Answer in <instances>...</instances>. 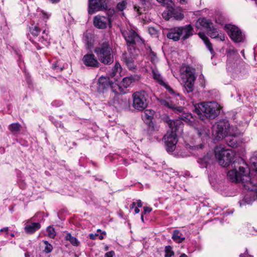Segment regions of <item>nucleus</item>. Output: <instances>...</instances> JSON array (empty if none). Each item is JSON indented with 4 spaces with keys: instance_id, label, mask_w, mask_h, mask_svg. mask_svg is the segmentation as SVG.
Returning <instances> with one entry per match:
<instances>
[{
    "instance_id": "f257e3e1",
    "label": "nucleus",
    "mask_w": 257,
    "mask_h": 257,
    "mask_svg": "<svg viewBox=\"0 0 257 257\" xmlns=\"http://www.w3.org/2000/svg\"><path fill=\"white\" fill-rule=\"evenodd\" d=\"M249 169L242 167H239V172L236 169L228 171L227 176L231 182H241L244 188L250 191L240 202V206L251 203L257 198V181L254 178H251L249 175Z\"/></svg>"
},
{
    "instance_id": "f03ea898",
    "label": "nucleus",
    "mask_w": 257,
    "mask_h": 257,
    "mask_svg": "<svg viewBox=\"0 0 257 257\" xmlns=\"http://www.w3.org/2000/svg\"><path fill=\"white\" fill-rule=\"evenodd\" d=\"M171 132L168 131L164 137V140L168 152H173L176 148L177 143L176 133L182 132L183 123L180 120H171L168 117L165 118Z\"/></svg>"
},
{
    "instance_id": "7ed1b4c3",
    "label": "nucleus",
    "mask_w": 257,
    "mask_h": 257,
    "mask_svg": "<svg viewBox=\"0 0 257 257\" xmlns=\"http://www.w3.org/2000/svg\"><path fill=\"white\" fill-rule=\"evenodd\" d=\"M221 107L214 101L201 102L194 105V111L202 120L204 117L214 119L220 113Z\"/></svg>"
},
{
    "instance_id": "20e7f679",
    "label": "nucleus",
    "mask_w": 257,
    "mask_h": 257,
    "mask_svg": "<svg viewBox=\"0 0 257 257\" xmlns=\"http://www.w3.org/2000/svg\"><path fill=\"white\" fill-rule=\"evenodd\" d=\"M98 60L104 65H110L114 61V52L107 41L99 44L94 49Z\"/></svg>"
},
{
    "instance_id": "39448f33",
    "label": "nucleus",
    "mask_w": 257,
    "mask_h": 257,
    "mask_svg": "<svg viewBox=\"0 0 257 257\" xmlns=\"http://www.w3.org/2000/svg\"><path fill=\"white\" fill-rule=\"evenodd\" d=\"M121 34L126 42L127 51L131 53L135 51L136 44L142 41L140 36L135 30L130 28L122 30Z\"/></svg>"
},
{
    "instance_id": "423d86ee",
    "label": "nucleus",
    "mask_w": 257,
    "mask_h": 257,
    "mask_svg": "<svg viewBox=\"0 0 257 257\" xmlns=\"http://www.w3.org/2000/svg\"><path fill=\"white\" fill-rule=\"evenodd\" d=\"M182 78L184 80V87L187 93L193 90L194 82L196 80L195 72L193 69L189 66L181 68Z\"/></svg>"
},
{
    "instance_id": "0eeeda50",
    "label": "nucleus",
    "mask_w": 257,
    "mask_h": 257,
    "mask_svg": "<svg viewBox=\"0 0 257 257\" xmlns=\"http://www.w3.org/2000/svg\"><path fill=\"white\" fill-rule=\"evenodd\" d=\"M98 84L97 89L100 92L109 88L115 96L124 93L122 92L123 89L121 87L116 83H112L107 77H100L98 79Z\"/></svg>"
},
{
    "instance_id": "6e6552de",
    "label": "nucleus",
    "mask_w": 257,
    "mask_h": 257,
    "mask_svg": "<svg viewBox=\"0 0 257 257\" xmlns=\"http://www.w3.org/2000/svg\"><path fill=\"white\" fill-rule=\"evenodd\" d=\"M40 29L38 26H35L30 28V33L35 37L34 40H32V42L34 43L37 42H40L42 44V46H41L38 44L36 46L38 49H40L43 46H47L48 44V41L49 39V36L48 35V32L46 29L44 30L42 32V34L40 37H37L40 32Z\"/></svg>"
},
{
    "instance_id": "1a4fd4ad",
    "label": "nucleus",
    "mask_w": 257,
    "mask_h": 257,
    "mask_svg": "<svg viewBox=\"0 0 257 257\" xmlns=\"http://www.w3.org/2000/svg\"><path fill=\"white\" fill-rule=\"evenodd\" d=\"M133 106L135 108L142 110L148 105V95L145 91L136 92L133 94Z\"/></svg>"
},
{
    "instance_id": "9d476101",
    "label": "nucleus",
    "mask_w": 257,
    "mask_h": 257,
    "mask_svg": "<svg viewBox=\"0 0 257 257\" xmlns=\"http://www.w3.org/2000/svg\"><path fill=\"white\" fill-rule=\"evenodd\" d=\"M226 32L230 39L235 43L243 42L245 39L244 34L236 26L231 24H226Z\"/></svg>"
},
{
    "instance_id": "9b49d317",
    "label": "nucleus",
    "mask_w": 257,
    "mask_h": 257,
    "mask_svg": "<svg viewBox=\"0 0 257 257\" xmlns=\"http://www.w3.org/2000/svg\"><path fill=\"white\" fill-rule=\"evenodd\" d=\"M152 75L153 79L161 86L164 87L170 94H171L175 97L180 96V94L170 87L168 83L165 81L162 76L157 70L153 69L152 70Z\"/></svg>"
},
{
    "instance_id": "f8f14e48",
    "label": "nucleus",
    "mask_w": 257,
    "mask_h": 257,
    "mask_svg": "<svg viewBox=\"0 0 257 257\" xmlns=\"http://www.w3.org/2000/svg\"><path fill=\"white\" fill-rule=\"evenodd\" d=\"M238 134V130L236 127L230 126L227 125V131H226V144L227 146L232 148L237 147V141L235 138Z\"/></svg>"
},
{
    "instance_id": "ddd939ff",
    "label": "nucleus",
    "mask_w": 257,
    "mask_h": 257,
    "mask_svg": "<svg viewBox=\"0 0 257 257\" xmlns=\"http://www.w3.org/2000/svg\"><path fill=\"white\" fill-rule=\"evenodd\" d=\"M106 0H88V12L91 15L96 11L107 9Z\"/></svg>"
},
{
    "instance_id": "4468645a",
    "label": "nucleus",
    "mask_w": 257,
    "mask_h": 257,
    "mask_svg": "<svg viewBox=\"0 0 257 257\" xmlns=\"http://www.w3.org/2000/svg\"><path fill=\"white\" fill-rule=\"evenodd\" d=\"M225 126V121L221 120L216 122L212 126V135L215 139L219 141L224 137V127Z\"/></svg>"
},
{
    "instance_id": "2eb2a0df",
    "label": "nucleus",
    "mask_w": 257,
    "mask_h": 257,
    "mask_svg": "<svg viewBox=\"0 0 257 257\" xmlns=\"http://www.w3.org/2000/svg\"><path fill=\"white\" fill-rule=\"evenodd\" d=\"M135 53L136 51H133V53L128 51V52L123 53L122 56L123 62L130 70L135 69L136 67V65L135 63V60L136 59Z\"/></svg>"
},
{
    "instance_id": "dca6fc26",
    "label": "nucleus",
    "mask_w": 257,
    "mask_h": 257,
    "mask_svg": "<svg viewBox=\"0 0 257 257\" xmlns=\"http://www.w3.org/2000/svg\"><path fill=\"white\" fill-rule=\"evenodd\" d=\"M110 24V19L109 17L97 15L93 18V25L98 29H104Z\"/></svg>"
},
{
    "instance_id": "f3484780",
    "label": "nucleus",
    "mask_w": 257,
    "mask_h": 257,
    "mask_svg": "<svg viewBox=\"0 0 257 257\" xmlns=\"http://www.w3.org/2000/svg\"><path fill=\"white\" fill-rule=\"evenodd\" d=\"M214 155L216 161L219 165L225 167V146L223 145L217 146L214 148Z\"/></svg>"
},
{
    "instance_id": "a211bd4d",
    "label": "nucleus",
    "mask_w": 257,
    "mask_h": 257,
    "mask_svg": "<svg viewBox=\"0 0 257 257\" xmlns=\"http://www.w3.org/2000/svg\"><path fill=\"white\" fill-rule=\"evenodd\" d=\"M201 168H207L208 166L214 164V160L211 153H207L202 157L199 158L197 161Z\"/></svg>"
},
{
    "instance_id": "6ab92c4d",
    "label": "nucleus",
    "mask_w": 257,
    "mask_h": 257,
    "mask_svg": "<svg viewBox=\"0 0 257 257\" xmlns=\"http://www.w3.org/2000/svg\"><path fill=\"white\" fill-rule=\"evenodd\" d=\"M83 63L87 66L98 67L100 63L93 54L85 55L82 59Z\"/></svg>"
},
{
    "instance_id": "aec40b11",
    "label": "nucleus",
    "mask_w": 257,
    "mask_h": 257,
    "mask_svg": "<svg viewBox=\"0 0 257 257\" xmlns=\"http://www.w3.org/2000/svg\"><path fill=\"white\" fill-rule=\"evenodd\" d=\"M180 28V35L182 40H185L193 35V29L191 25H187Z\"/></svg>"
},
{
    "instance_id": "412c9836",
    "label": "nucleus",
    "mask_w": 257,
    "mask_h": 257,
    "mask_svg": "<svg viewBox=\"0 0 257 257\" xmlns=\"http://www.w3.org/2000/svg\"><path fill=\"white\" fill-rule=\"evenodd\" d=\"M196 27L198 29H205L207 31L213 25L212 22L205 18H200L196 22Z\"/></svg>"
},
{
    "instance_id": "4be33fe9",
    "label": "nucleus",
    "mask_w": 257,
    "mask_h": 257,
    "mask_svg": "<svg viewBox=\"0 0 257 257\" xmlns=\"http://www.w3.org/2000/svg\"><path fill=\"white\" fill-rule=\"evenodd\" d=\"M167 36L168 38L172 39L174 41H178L181 38L179 27L171 29L167 33Z\"/></svg>"
},
{
    "instance_id": "5701e85b",
    "label": "nucleus",
    "mask_w": 257,
    "mask_h": 257,
    "mask_svg": "<svg viewBox=\"0 0 257 257\" xmlns=\"http://www.w3.org/2000/svg\"><path fill=\"white\" fill-rule=\"evenodd\" d=\"M140 77L138 75H131L124 77L122 81V85L127 88L129 87L131 84L135 81H139Z\"/></svg>"
},
{
    "instance_id": "b1692460",
    "label": "nucleus",
    "mask_w": 257,
    "mask_h": 257,
    "mask_svg": "<svg viewBox=\"0 0 257 257\" xmlns=\"http://www.w3.org/2000/svg\"><path fill=\"white\" fill-rule=\"evenodd\" d=\"M208 35L212 38H215L220 41H223L225 40V36L219 35L218 32L216 29L214 28L213 25L207 30Z\"/></svg>"
},
{
    "instance_id": "393cba45",
    "label": "nucleus",
    "mask_w": 257,
    "mask_h": 257,
    "mask_svg": "<svg viewBox=\"0 0 257 257\" xmlns=\"http://www.w3.org/2000/svg\"><path fill=\"white\" fill-rule=\"evenodd\" d=\"M41 227V224L39 222H34L27 224L25 227V230L27 233H33L36 230L39 229Z\"/></svg>"
},
{
    "instance_id": "a878e982",
    "label": "nucleus",
    "mask_w": 257,
    "mask_h": 257,
    "mask_svg": "<svg viewBox=\"0 0 257 257\" xmlns=\"http://www.w3.org/2000/svg\"><path fill=\"white\" fill-rule=\"evenodd\" d=\"M235 152L233 149L226 148V165L229 163H234L236 161Z\"/></svg>"
},
{
    "instance_id": "bb28decb",
    "label": "nucleus",
    "mask_w": 257,
    "mask_h": 257,
    "mask_svg": "<svg viewBox=\"0 0 257 257\" xmlns=\"http://www.w3.org/2000/svg\"><path fill=\"white\" fill-rule=\"evenodd\" d=\"M227 57L228 62L235 61L237 58V52L233 47L229 48L227 51Z\"/></svg>"
},
{
    "instance_id": "cd10ccee",
    "label": "nucleus",
    "mask_w": 257,
    "mask_h": 257,
    "mask_svg": "<svg viewBox=\"0 0 257 257\" xmlns=\"http://www.w3.org/2000/svg\"><path fill=\"white\" fill-rule=\"evenodd\" d=\"M172 238L176 242L181 243L185 240V237L180 231L175 230L173 232Z\"/></svg>"
},
{
    "instance_id": "c85d7f7f",
    "label": "nucleus",
    "mask_w": 257,
    "mask_h": 257,
    "mask_svg": "<svg viewBox=\"0 0 257 257\" xmlns=\"http://www.w3.org/2000/svg\"><path fill=\"white\" fill-rule=\"evenodd\" d=\"M198 35L200 37V38L203 41L204 44H205L206 46L208 48V49L209 50L210 53L211 54H213V49L211 43L210 42L208 38L203 33H199Z\"/></svg>"
},
{
    "instance_id": "c756f323",
    "label": "nucleus",
    "mask_w": 257,
    "mask_h": 257,
    "mask_svg": "<svg viewBox=\"0 0 257 257\" xmlns=\"http://www.w3.org/2000/svg\"><path fill=\"white\" fill-rule=\"evenodd\" d=\"M155 114V111L152 109H146L142 115V117L146 123L151 122V120L153 118Z\"/></svg>"
},
{
    "instance_id": "7c9ffc66",
    "label": "nucleus",
    "mask_w": 257,
    "mask_h": 257,
    "mask_svg": "<svg viewBox=\"0 0 257 257\" xmlns=\"http://www.w3.org/2000/svg\"><path fill=\"white\" fill-rule=\"evenodd\" d=\"M166 6L167 7V11H164L162 14V16L165 20H169L172 17V13L173 12V7L171 5Z\"/></svg>"
},
{
    "instance_id": "2f4dec72",
    "label": "nucleus",
    "mask_w": 257,
    "mask_h": 257,
    "mask_svg": "<svg viewBox=\"0 0 257 257\" xmlns=\"http://www.w3.org/2000/svg\"><path fill=\"white\" fill-rule=\"evenodd\" d=\"M145 0H140L139 3H141L140 6L139 4L137 3H135L134 6V8L135 11H136L138 14L141 15L143 12L144 11V7H143L144 4L145 3Z\"/></svg>"
},
{
    "instance_id": "473e14b6",
    "label": "nucleus",
    "mask_w": 257,
    "mask_h": 257,
    "mask_svg": "<svg viewBox=\"0 0 257 257\" xmlns=\"http://www.w3.org/2000/svg\"><path fill=\"white\" fill-rule=\"evenodd\" d=\"M121 71V67L120 64L118 62L115 63L114 67L111 70V72H110V75L111 77H114L116 75L117 73H120Z\"/></svg>"
},
{
    "instance_id": "72a5a7b5",
    "label": "nucleus",
    "mask_w": 257,
    "mask_h": 257,
    "mask_svg": "<svg viewBox=\"0 0 257 257\" xmlns=\"http://www.w3.org/2000/svg\"><path fill=\"white\" fill-rule=\"evenodd\" d=\"M197 134L200 137H208L210 135V131L207 127H202L197 130Z\"/></svg>"
},
{
    "instance_id": "f704fd0d",
    "label": "nucleus",
    "mask_w": 257,
    "mask_h": 257,
    "mask_svg": "<svg viewBox=\"0 0 257 257\" xmlns=\"http://www.w3.org/2000/svg\"><path fill=\"white\" fill-rule=\"evenodd\" d=\"M65 239L67 240H69L71 243L74 246H78L79 244V241L76 237L71 235L69 233H67L65 236Z\"/></svg>"
},
{
    "instance_id": "c9c22d12",
    "label": "nucleus",
    "mask_w": 257,
    "mask_h": 257,
    "mask_svg": "<svg viewBox=\"0 0 257 257\" xmlns=\"http://www.w3.org/2000/svg\"><path fill=\"white\" fill-rule=\"evenodd\" d=\"M21 125L19 123H14L9 125V128L11 132L18 134L20 130Z\"/></svg>"
},
{
    "instance_id": "e433bc0d",
    "label": "nucleus",
    "mask_w": 257,
    "mask_h": 257,
    "mask_svg": "<svg viewBox=\"0 0 257 257\" xmlns=\"http://www.w3.org/2000/svg\"><path fill=\"white\" fill-rule=\"evenodd\" d=\"M179 117L181 121L182 119L187 122H191L193 119L192 115L190 113H182Z\"/></svg>"
},
{
    "instance_id": "4c0bfd02",
    "label": "nucleus",
    "mask_w": 257,
    "mask_h": 257,
    "mask_svg": "<svg viewBox=\"0 0 257 257\" xmlns=\"http://www.w3.org/2000/svg\"><path fill=\"white\" fill-rule=\"evenodd\" d=\"M172 16L176 20H181L183 19L184 15L182 13L178 12L176 9L173 8V12L172 13Z\"/></svg>"
},
{
    "instance_id": "58836bf2",
    "label": "nucleus",
    "mask_w": 257,
    "mask_h": 257,
    "mask_svg": "<svg viewBox=\"0 0 257 257\" xmlns=\"http://www.w3.org/2000/svg\"><path fill=\"white\" fill-rule=\"evenodd\" d=\"M252 166L257 173V152H255L250 159Z\"/></svg>"
},
{
    "instance_id": "ea45409f",
    "label": "nucleus",
    "mask_w": 257,
    "mask_h": 257,
    "mask_svg": "<svg viewBox=\"0 0 257 257\" xmlns=\"http://www.w3.org/2000/svg\"><path fill=\"white\" fill-rule=\"evenodd\" d=\"M165 257H171L172 255L174 254V252L172 250V248L170 245H168L165 247Z\"/></svg>"
},
{
    "instance_id": "a19ab883",
    "label": "nucleus",
    "mask_w": 257,
    "mask_h": 257,
    "mask_svg": "<svg viewBox=\"0 0 257 257\" xmlns=\"http://www.w3.org/2000/svg\"><path fill=\"white\" fill-rule=\"evenodd\" d=\"M148 51L149 53V56L151 58V60L153 62H155L157 61V57L156 54L153 52L151 48V47H149Z\"/></svg>"
},
{
    "instance_id": "79ce46f5",
    "label": "nucleus",
    "mask_w": 257,
    "mask_h": 257,
    "mask_svg": "<svg viewBox=\"0 0 257 257\" xmlns=\"http://www.w3.org/2000/svg\"><path fill=\"white\" fill-rule=\"evenodd\" d=\"M47 231L48 232V236L52 238H54L56 235V232L54 228L49 226L47 228Z\"/></svg>"
},
{
    "instance_id": "37998d69",
    "label": "nucleus",
    "mask_w": 257,
    "mask_h": 257,
    "mask_svg": "<svg viewBox=\"0 0 257 257\" xmlns=\"http://www.w3.org/2000/svg\"><path fill=\"white\" fill-rule=\"evenodd\" d=\"M43 242H44V243L45 245V249H44V251L46 253H47L51 252V251L53 249L52 245L51 244H50L48 242V241H47L46 240H45Z\"/></svg>"
},
{
    "instance_id": "c03bdc74",
    "label": "nucleus",
    "mask_w": 257,
    "mask_h": 257,
    "mask_svg": "<svg viewBox=\"0 0 257 257\" xmlns=\"http://www.w3.org/2000/svg\"><path fill=\"white\" fill-rule=\"evenodd\" d=\"M126 2L125 1H122L118 3L117 5V9L120 11H122L126 8Z\"/></svg>"
},
{
    "instance_id": "a18cd8bd",
    "label": "nucleus",
    "mask_w": 257,
    "mask_h": 257,
    "mask_svg": "<svg viewBox=\"0 0 257 257\" xmlns=\"http://www.w3.org/2000/svg\"><path fill=\"white\" fill-rule=\"evenodd\" d=\"M160 103L162 105L165 106L170 108H174V104L169 103L168 101L165 100H161L160 101Z\"/></svg>"
},
{
    "instance_id": "49530a36",
    "label": "nucleus",
    "mask_w": 257,
    "mask_h": 257,
    "mask_svg": "<svg viewBox=\"0 0 257 257\" xmlns=\"http://www.w3.org/2000/svg\"><path fill=\"white\" fill-rule=\"evenodd\" d=\"M157 1L163 6H170L172 3V0H157Z\"/></svg>"
},
{
    "instance_id": "de8ad7c7",
    "label": "nucleus",
    "mask_w": 257,
    "mask_h": 257,
    "mask_svg": "<svg viewBox=\"0 0 257 257\" xmlns=\"http://www.w3.org/2000/svg\"><path fill=\"white\" fill-rule=\"evenodd\" d=\"M52 68L54 70H55L57 71H61L63 70V68L61 66H60L58 64V62H57L56 63H53L52 64Z\"/></svg>"
},
{
    "instance_id": "09e8293b",
    "label": "nucleus",
    "mask_w": 257,
    "mask_h": 257,
    "mask_svg": "<svg viewBox=\"0 0 257 257\" xmlns=\"http://www.w3.org/2000/svg\"><path fill=\"white\" fill-rule=\"evenodd\" d=\"M148 31H149V33L151 35H156L157 33V30L153 27H149L148 29Z\"/></svg>"
},
{
    "instance_id": "8fccbe9b",
    "label": "nucleus",
    "mask_w": 257,
    "mask_h": 257,
    "mask_svg": "<svg viewBox=\"0 0 257 257\" xmlns=\"http://www.w3.org/2000/svg\"><path fill=\"white\" fill-rule=\"evenodd\" d=\"M41 17L44 19V20H48L49 17H50V15L47 14V13H45V12H44L43 11H42L41 12Z\"/></svg>"
},
{
    "instance_id": "3c124183",
    "label": "nucleus",
    "mask_w": 257,
    "mask_h": 257,
    "mask_svg": "<svg viewBox=\"0 0 257 257\" xmlns=\"http://www.w3.org/2000/svg\"><path fill=\"white\" fill-rule=\"evenodd\" d=\"M114 255V252L112 251L107 252L105 254V257H113Z\"/></svg>"
},
{
    "instance_id": "603ef678",
    "label": "nucleus",
    "mask_w": 257,
    "mask_h": 257,
    "mask_svg": "<svg viewBox=\"0 0 257 257\" xmlns=\"http://www.w3.org/2000/svg\"><path fill=\"white\" fill-rule=\"evenodd\" d=\"M152 210V208L148 207H144V212H143L144 214H146L147 212H150Z\"/></svg>"
},
{
    "instance_id": "864d4df0",
    "label": "nucleus",
    "mask_w": 257,
    "mask_h": 257,
    "mask_svg": "<svg viewBox=\"0 0 257 257\" xmlns=\"http://www.w3.org/2000/svg\"><path fill=\"white\" fill-rule=\"evenodd\" d=\"M172 109H174L179 112H182V111L183 110V108L182 107H181V106L177 107V106H176L175 104H174V108H172Z\"/></svg>"
},
{
    "instance_id": "5fc2aeb1",
    "label": "nucleus",
    "mask_w": 257,
    "mask_h": 257,
    "mask_svg": "<svg viewBox=\"0 0 257 257\" xmlns=\"http://www.w3.org/2000/svg\"><path fill=\"white\" fill-rule=\"evenodd\" d=\"M62 104V102L59 101H54L52 102V105L56 106L61 105Z\"/></svg>"
},
{
    "instance_id": "6e6d98bb",
    "label": "nucleus",
    "mask_w": 257,
    "mask_h": 257,
    "mask_svg": "<svg viewBox=\"0 0 257 257\" xmlns=\"http://www.w3.org/2000/svg\"><path fill=\"white\" fill-rule=\"evenodd\" d=\"M98 236V235L97 234H93V233H91V234H89V237L90 239H96V237Z\"/></svg>"
},
{
    "instance_id": "4d7b16f0",
    "label": "nucleus",
    "mask_w": 257,
    "mask_h": 257,
    "mask_svg": "<svg viewBox=\"0 0 257 257\" xmlns=\"http://www.w3.org/2000/svg\"><path fill=\"white\" fill-rule=\"evenodd\" d=\"M3 231H5V232H6L7 234H8L9 227H4L3 228L0 229V232H3Z\"/></svg>"
},
{
    "instance_id": "13d9d810",
    "label": "nucleus",
    "mask_w": 257,
    "mask_h": 257,
    "mask_svg": "<svg viewBox=\"0 0 257 257\" xmlns=\"http://www.w3.org/2000/svg\"><path fill=\"white\" fill-rule=\"evenodd\" d=\"M137 205L138 207H141L142 206V203L141 200H137Z\"/></svg>"
},
{
    "instance_id": "bf43d9fd",
    "label": "nucleus",
    "mask_w": 257,
    "mask_h": 257,
    "mask_svg": "<svg viewBox=\"0 0 257 257\" xmlns=\"http://www.w3.org/2000/svg\"><path fill=\"white\" fill-rule=\"evenodd\" d=\"M240 257H252L250 255H249L247 253H244V254H241L240 255Z\"/></svg>"
},
{
    "instance_id": "052dcab7",
    "label": "nucleus",
    "mask_w": 257,
    "mask_h": 257,
    "mask_svg": "<svg viewBox=\"0 0 257 257\" xmlns=\"http://www.w3.org/2000/svg\"><path fill=\"white\" fill-rule=\"evenodd\" d=\"M56 125L57 127H63V124L61 122L56 124Z\"/></svg>"
},
{
    "instance_id": "680f3d73",
    "label": "nucleus",
    "mask_w": 257,
    "mask_h": 257,
    "mask_svg": "<svg viewBox=\"0 0 257 257\" xmlns=\"http://www.w3.org/2000/svg\"><path fill=\"white\" fill-rule=\"evenodd\" d=\"M136 203L135 202H133V203L131 204V205H130V208H131V209H132L134 208H135V206H136Z\"/></svg>"
},
{
    "instance_id": "e2e57ef3",
    "label": "nucleus",
    "mask_w": 257,
    "mask_h": 257,
    "mask_svg": "<svg viewBox=\"0 0 257 257\" xmlns=\"http://www.w3.org/2000/svg\"><path fill=\"white\" fill-rule=\"evenodd\" d=\"M179 2L181 4H185L187 3V0H179Z\"/></svg>"
},
{
    "instance_id": "0e129e2a",
    "label": "nucleus",
    "mask_w": 257,
    "mask_h": 257,
    "mask_svg": "<svg viewBox=\"0 0 257 257\" xmlns=\"http://www.w3.org/2000/svg\"><path fill=\"white\" fill-rule=\"evenodd\" d=\"M138 208L139 207H136V208L135 209V212L136 214H137V213H139V212H140V209Z\"/></svg>"
},
{
    "instance_id": "69168bd1",
    "label": "nucleus",
    "mask_w": 257,
    "mask_h": 257,
    "mask_svg": "<svg viewBox=\"0 0 257 257\" xmlns=\"http://www.w3.org/2000/svg\"><path fill=\"white\" fill-rule=\"evenodd\" d=\"M141 220L142 221V222H144V213H142V215H141Z\"/></svg>"
},
{
    "instance_id": "338daca9",
    "label": "nucleus",
    "mask_w": 257,
    "mask_h": 257,
    "mask_svg": "<svg viewBox=\"0 0 257 257\" xmlns=\"http://www.w3.org/2000/svg\"><path fill=\"white\" fill-rule=\"evenodd\" d=\"M51 2H52L53 3H57L59 2L60 0H50Z\"/></svg>"
},
{
    "instance_id": "774afa93",
    "label": "nucleus",
    "mask_w": 257,
    "mask_h": 257,
    "mask_svg": "<svg viewBox=\"0 0 257 257\" xmlns=\"http://www.w3.org/2000/svg\"><path fill=\"white\" fill-rule=\"evenodd\" d=\"M180 257H188V256H187V255H186L185 254L183 253V254H181Z\"/></svg>"
}]
</instances>
